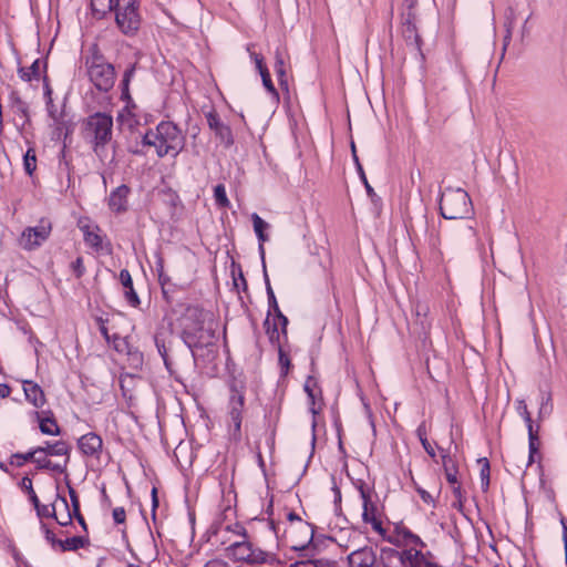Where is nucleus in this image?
Wrapping results in <instances>:
<instances>
[{
    "label": "nucleus",
    "instance_id": "obj_1",
    "mask_svg": "<svg viewBox=\"0 0 567 567\" xmlns=\"http://www.w3.org/2000/svg\"><path fill=\"white\" fill-rule=\"evenodd\" d=\"M181 338L194 355V350L214 346L218 323L210 311L188 306L179 319Z\"/></svg>",
    "mask_w": 567,
    "mask_h": 567
},
{
    "label": "nucleus",
    "instance_id": "obj_2",
    "mask_svg": "<svg viewBox=\"0 0 567 567\" xmlns=\"http://www.w3.org/2000/svg\"><path fill=\"white\" fill-rule=\"evenodd\" d=\"M143 144L154 146L158 157L172 154L176 157L185 146V136L179 127L169 121H162L143 136Z\"/></svg>",
    "mask_w": 567,
    "mask_h": 567
},
{
    "label": "nucleus",
    "instance_id": "obj_3",
    "mask_svg": "<svg viewBox=\"0 0 567 567\" xmlns=\"http://www.w3.org/2000/svg\"><path fill=\"white\" fill-rule=\"evenodd\" d=\"M82 132L94 153L101 156L106 144L112 140L113 117L107 113L96 112L83 121Z\"/></svg>",
    "mask_w": 567,
    "mask_h": 567
},
{
    "label": "nucleus",
    "instance_id": "obj_4",
    "mask_svg": "<svg viewBox=\"0 0 567 567\" xmlns=\"http://www.w3.org/2000/svg\"><path fill=\"white\" fill-rule=\"evenodd\" d=\"M90 51V55L85 58V68L89 80L96 90L107 93L115 84V68L112 63L106 61L104 54L100 51L96 44H94Z\"/></svg>",
    "mask_w": 567,
    "mask_h": 567
},
{
    "label": "nucleus",
    "instance_id": "obj_5",
    "mask_svg": "<svg viewBox=\"0 0 567 567\" xmlns=\"http://www.w3.org/2000/svg\"><path fill=\"white\" fill-rule=\"evenodd\" d=\"M440 213L445 219H465L473 214L470 195L462 188H445L440 198Z\"/></svg>",
    "mask_w": 567,
    "mask_h": 567
},
{
    "label": "nucleus",
    "instance_id": "obj_6",
    "mask_svg": "<svg viewBox=\"0 0 567 567\" xmlns=\"http://www.w3.org/2000/svg\"><path fill=\"white\" fill-rule=\"evenodd\" d=\"M245 408V386L233 382L229 385V399L227 414L229 419L228 435L229 440L238 443L241 440V422Z\"/></svg>",
    "mask_w": 567,
    "mask_h": 567
},
{
    "label": "nucleus",
    "instance_id": "obj_7",
    "mask_svg": "<svg viewBox=\"0 0 567 567\" xmlns=\"http://www.w3.org/2000/svg\"><path fill=\"white\" fill-rule=\"evenodd\" d=\"M227 550L229 556L237 561H244L249 565H268L274 566L278 561L274 554L254 547V545L244 538L233 542Z\"/></svg>",
    "mask_w": 567,
    "mask_h": 567
},
{
    "label": "nucleus",
    "instance_id": "obj_8",
    "mask_svg": "<svg viewBox=\"0 0 567 567\" xmlns=\"http://www.w3.org/2000/svg\"><path fill=\"white\" fill-rule=\"evenodd\" d=\"M360 497L362 499V520L364 524H370L372 529L381 536L385 535V529L382 525V511L378 506V496L374 491L364 482H359L357 485Z\"/></svg>",
    "mask_w": 567,
    "mask_h": 567
},
{
    "label": "nucleus",
    "instance_id": "obj_9",
    "mask_svg": "<svg viewBox=\"0 0 567 567\" xmlns=\"http://www.w3.org/2000/svg\"><path fill=\"white\" fill-rule=\"evenodd\" d=\"M115 21L125 35H134L141 25L135 0H115Z\"/></svg>",
    "mask_w": 567,
    "mask_h": 567
},
{
    "label": "nucleus",
    "instance_id": "obj_10",
    "mask_svg": "<svg viewBox=\"0 0 567 567\" xmlns=\"http://www.w3.org/2000/svg\"><path fill=\"white\" fill-rule=\"evenodd\" d=\"M52 224L48 218H41L35 226L27 227L20 238L19 245L24 250H34L39 248L50 236Z\"/></svg>",
    "mask_w": 567,
    "mask_h": 567
},
{
    "label": "nucleus",
    "instance_id": "obj_11",
    "mask_svg": "<svg viewBox=\"0 0 567 567\" xmlns=\"http://www.w3.org/2000/svg\"><path fill=\"white\" fill-rule=\"evenodd\" d=\"M315 526L307 522L291 524L286 529V537L292 550L305 551L313 543Z\"/></svg>",
    "mask_w": 567,
    "mask_h": 567
},
{
    "label": "nucleus",
    "instance_id": "obj_12",
    "mask_svg": "<svg viewBox=\"0 0 567 567\" xmlns=\"http://www.w3.org/2000/svg\"><path fill=\"white\" fill-rule=\"evenodd\" d=\"M154 343L158 354L163 359L166 370L172 375L174 373L175 353L173 349L174 340L171 332L158 331L154 336Z\"/></svg>",
    "mask_w": 567,
    "mask_h": 567
},
{
    "label": "nucleus",
    "instance_id": "obj_13",
    "mask_svg": "<svg viewBox=\"0 0 567 567\" xmlns=\"http://www.w3.org/2000/svg\"><path fill=\"white\" fill-rule=\"evenodd\" d=\"M208 127L215 133V136L225 147L234 144V136L229 125L224 123L215 110L205 113Z\"/></svg>",
    "mask_w": 567,
    "mask_h": 567
},
{
    "label": "nucleus",
    "instance_id": "obj_14",
    "mask_svg": "<svg viewBox=\"0 0 567 567\" xmlns=\"http://www.w3.org/2000/svg\"><path fill=\"white\" fill-rule=\"evenodd\" d=\"M78 447L83 455L99 460L102 453L103 441L100 435L90 432L78 440Z\"/></svg>",
    "mask_w": 567,
    "mask_h": 567
},
{
    "label": "nucleus",
    "instance_id": "obj_15",
    "mask_svg": "<svg viewBox=\"0 0 567 567\" xmlns=\"http://www.w3.org/2000/svg\"><path fill=\"white\" fill-rule=\"evenodd\" d=\"M130 187L125 184L120 185L113 189L109 197V207L114 213H124L127 210V197L130 195Z\"/></svg>",
    "mask_w": 567,
    "mask_h": 567
},
{
    "label": "nucleus",
    "instance_id": "obj_16",
    "mask_svg": "<svg viewBox=\"0 0 567 567\" xmlns=\"http://www.w3.org/2000/svg\"><path fill=\"white\" fill-rule=\"evenodd\" d=\"M351 567H372L377 561V555L372 547H362L352 551L348 557Z\"/></svg>",
    "mask_w": 567,
    "mask_h": 567
},
{
    "label": "nucleus",
    "instance_id": "obj_17",
    "mask_svg": "<svg viewBox=\"0 0 567 567\" xmlns=\"http://www.w3.org/2000/svg\"><path fill=\"white\" fill-rule=\"evenodd\" d=\"M71 445L65 441L45 442L42 446H37L38 454H45V456H64L70 462Z\"/></svg>",
    "mask_w": 567,
    "mask_h": 567
},
{
    "label": "nucleus",
    "instance_id": "obj_18",
    "mask_svg": "<svg viewBox=\"0 0 567 567\" xmlns=\"http://www.w3.org/2000/svg\"><path fill=\"white\" fill-rule=\"evenodd\" d=\"M34 415L39 422V429L42 434L60 435L61 429L51 411H48V412H37L35 411Z\"/></svg>",
    "mask_w": 567,
    "mask_h": 567
},
{
    "label": "nucleus",
    "instance_id": "obj_19",
    "mask_svg": "<svg viewBox=\"0 0 567 567\" xmlns=\"http://www.w3.org/2000/svg\"><path fill=\"white\" fill-rule=\"evenodd\" d=\"M23 391L25 399L34 406V408H42L47 400L43 390L41 386L30 380L23 381Z\"/></svg>",
    "mask_w": 567,
    "mask_h": 567
},
{
    "label": "nucleus",
    "instance_id": "obj_20",
    "mask_svg": "<svg viewBox=\"0 0 567 567\" xmlns=\"http://www.w3.org/2000/svg\"><path fill=\"white\" fill-rule=\"evenodd\" d=\"M380 558L383 567H406L408 564L405 550L399 551L393 548H383Z\"/></svg>",
    "mask_w": 567,
    "mask_h": 567
},
{
    "label": "nucleus",
    "instance_id": "obj_21",
    "mask_svg": "<svg viewBox=\"0 0 567 567\" xmlns=\"http://www.w3.org/2000/svg\"><path fill=\"white\" fill-rule=\"evenodd\" d=\"M79 227L83 233L84 243L96 251L101 250L102 237L97 233L100 230L99 226H91L80 221Z\"/></svg>",
    "mask_w": 567,
    "mask_h": 567
},
{
    "label": "nucleus",
    "instance_id": "obj_22",
    "mask_svg": "<svg viewBox=\"0 0 567 567\" xmlns=\"http://www.w3.org/2000/svg\"><path fill=\"white\" fill-rule=\"evenodd\" d=\"M33 463H35L38 470H47L59 474L65 473L68 468V458H64L63 463L52 462L45 454L35 455Z\"/></svg>",
    "mask_w": 567,
    "mask_h": 567
},
{
    "label": "nucleus",
    "instance_id": "obj_23",
    "mask_svg": "<svg viewBox=\"0 0 567 567\" xmlns=\"http://www.w3.org/2000/svg\"><path fill=\"white\" fill-rule=\"evenodd\" d=\"M441 451V458L442 464L445 473L446 481L451 485L457 484V465L451 457L450 453L441 447H439Z\"/></svg>",
    "mask_w": 567,
    "mask_h": 567
},
{
    "label": "nucleus",
    "instance_id": "obj_24",
    "mask_svg": "<svg viewBox=\"0 0 567 567\" xmlns=\"http://www.w3.org/2000/svg\"><path fill=\"white\" fill-rule=\"evenodd\" d=\"M404 550L406 563L411 567H433V565L426 560L421 549L413 547Z\"/></svg>",
    "mask_w": 567,
    "mask_h": 567
},
{
    "label": "nucleus",
    "instance_id": "obj_25",
    "mask_svg": "<svg viewBox=\"0 0 567 567\" xmlns=\"http://www.w3.org/2000/svg\"><path fill=\"white\" fill-rule=\"evenodd\" d=\"M539 435H538V427L534 429L529 426L528 432V461L527 466L532 465L535 462V456L539 452Z\"/></svg>",
    "mask_w": 567,
    "mask_h": 567
},
{
    "label": "nucleus",
    "instance_id": "obj_26",
    "mask_svg": "<svg viewBox=\"0 0 567 567\" xmlns=\"http://www.w3.org/2000/svg\"><path fill=\"white\" fill-rule=\"evenodd\" d=\"M402 33L406 41V44L411 47L413 50L420 52L421 37L417 33L416 24L403 25Z\"/></svg>",
    "mask_w": 567,
    "mask_h": 567
},
{
    "label": "nucleus",
    "instance_id": "obj_27",
    "mask_svg": "<svg viewBox=\"0 0 567 567\" xmlns=\"http://www.w3.org/2000/svg\"><path fill=\"white\" fill-rule=\"evenodd\" d=\"M91 9L96 18L102 19L110 11H114L115 0H91Z\"/></svg>",
    "mask_w": 567,
    "mask_h": 567
},
{
    "label": "nucleus",
    "instance_id": "obj_28",
    "mask_svg": "<svg viewBox=\"0 0 567 567\" xmlns=\"http://www.w3.org/2000/svg\"><path fill=\"white\" fill-rule=\"evenodd\" d=\"M135 71H136V63H133L130 66H127L123 73V79L121 81V99L123 101L131 100L130 83H131L132 78L135 74Z\"/></svg>",
    "mask_w": 567,
    "mask_h": 567
},
{
    "label": "nucleus",
    "instance_id": "obj_29",
    "mask_svg": "<svg viewBox=\"0 0 567 567\" xmlns=\"http://www.w3.org/2000/svg\"><path fill=\"white\" fill-rule=\"evenodd\" d=\"M86 544H89V539L86 537L73 536L66 538L65 540L59 542V547L63 551H73L78 550L79 548L85 547Z\"/></svg>",
    "mask_w": 567,
    "mask_h": 567
},
{
    "label": "nucleus",
    "instance_id": "obj_30",
    "mask_svg": "<svg viewBox=\"0 0 567 567\" xmlns=\"http://www.w3.org/2000/svg\"><path fill=\"white\" fill-rule=\"evenodd\" d=\"M416 0H404L402 12V25L416 24Z\"/></svg>",
    "mask_w": 567,
    "mask_h": 567
},
{
    "label": "nucleus",
    "instance_id": "obj_31",
    "mask_svg": "<svg viewBox=\"0 0 567 567\" xmlns=\"http://www.w3.org/2000/svg\"><path fill=\"white\" fill-rule=\"evenodd\" d=\"M40 68H41V60L37 59L33 61L30 68H19L18 73L19 76L25 81L30 82L32 80H39L40 78Z\"/></svg>",
    "mask_w": 567,
    "mask_h": 567
},
{
    "label": "nucleus",
    "instance_id": "obj_32",
    "mask_svg": "<svg viewBox=\"0 0 567 567\" xmlns=\"http://www.w3.org/2000/svg\"><path fill=\"white\" fill-rule=\"evenodd\" d=\"M317 388H318L317 380L313 377H308L306 382H305L303 389H305V392L307 393V395L309 398L310 412L313 415L318 413V410L316 409V396H317L316 389Z\"/></svg>",
    "mask_w": 567,
    "mask_h": 567
},
{
    "label": "nucleus",
    "instance_id": "obj_33",
    "mask_svg": "<svg viewBox=\"0 0 567 567\" xmlns=\"http://www.w3.org/2000/svg\"><path fill=\"white\" fill-rule=\"evenodd\" d=\"M480 464V476H481V487L483 492H487L489 487V475H491V465L486 457H482L477 460Z\"/></svg>",
    "mask_w": 567,
    "mask_h": 567
},
{
    "label": "nucleus",
    "instance_id": "obj_34",
    "mask_svg": "<svg viewBox=\"0 0 567 567\" xmlns=\"http://www.w3.org/2000/svg\"><path fill=\"white\" fill-rule=\"evenodd\" d=\"M56 502H60L61 505L64 507V515H58V513H55V520L59 525L61 526H68L69 524L72 523V518L74 516L73 512L71 513L70 508H69V505H68V501L64 496H61L59 493H56Z\"/></svg>",
    "mask_w": 567,
    "mask_h": 567
},
{
    "label": "nucleus",
    "instance_id": "obj_35",
    "mask_svg": "<svg viewBox=\"0 0 567 567\" xmlns=\"http://www.w3.org/2000/svg\"><path fill=\"white\" fill-rule=\"evenodd\" d=\"M476 238V231L472 225L460 227L454 233L455 241L473 243Z\"/></svg>",
    "mask_w": 567,
    "mask_h": 567
},
{
    "label": "nucleus",
    "instance_id": "obj_36",
    "mask_svg": "<svg viewBox=\"0 0 567 567\" xmlns=\"http://www.w3.org/2000/svg\"><path fill=\"white\" fill-rule=\"evenodd\" d=\"M254 230L258 237L259 243H265L268 240V235L265 230L269 227L268 223H266L258 214H252L251 216Z\"/></svg>",
    "mask_w": 567,
    "mask_h": 567
},
{
    "label": "nucleus",
    "instance_id": "obj_37",
    "mask_svg": "<svg viewBox=\"0 0 567 567\" xmlns=\"http://www.w3.org/2000/svg\"><path fill=\"white\" fill-rule=\"evenodd\" d=\"M264 326L266 328V333L268 336V339L270 341L271 344H276V346H280V332H279V329H278V323L276 321H274L272 323L270 322V319H269V315H267V318L264 322Z\"/></svg>",
    "mask_w": 567,
    "mask_h": 567
},
{
    "label": "nucleus",
    "instance_id": "obj_38",
    "mask_svg": "<svg viewBox=\"0 0 567 567\" xmlns=\"http://www.w3.org/2000/svg\"><path fill=\"white\" fill-rule=\"evenodd\" d=\"M10 100H11V104H12V110L16 114H19L23 117H28L29 116V106L27 104V102H24L17 93H11L10 95Z\"/></svg>",
    "mask_w": 567,
    "mask_h": 567
},
{
    "label": "nucleus",
    "instance_id": "obj_39",
    "mask_svg": "<svg viewBox=\"0 0 567 567\" xmlns=\"http://www.w3.org/2000/svg\"><path fill=\"white\" fill-rule=\"evenodd\" d=\"M35 455H39L38 452H35V447L27 453H14L11 455L10 463L12 465H16L17 467H21L27 462H33V458H35Z\"/></svg>",
    "mask_w": 567,
    "mask_h": 567
},
{
    "label": "nucleus",
    "instance_id": "obj_40",
    "mask_svg": "<svg viewBox=\"0 0 567 567\" xmlns=\"http://www.w3.org/2000/svg\"><path fill=\"white\" fill-rule=\"evenodd\" d=\"M23 167L29 176L37 169V155L34 148L30 147L23 155Z\"/></svg>",
    "mask_w": 567,
    "mask_h": 567
},
{
    "label": "nucleus",
    "instance_id": "obj_41",
    "mask_svg": "<svg viewBox=\"0 0 567 567\" xmlns=\"http://www.w3.org/2000/svg\"><path fill=\"white\" fill-rule=\"evenodd\" d=\"M354 164H355L357 172H358V174H359V176H360V179L362 181V183H363V185H364V187H365V190H367L368 196H369L372 200H374V198H375V197H378V196H377V194H375L374 189L371 187V185H370V184H369V182H368V178H367V176H365V173H364L363 166L361 165V163H360V159H359L358 155H354Z\"/></svg>",
    "mask_w": 567,
    "mask_h": 567
},
{
    "label": "nucleus",
    "instance_id": "obj_42",
    "mask_svg": "<svg viewBox=\"0 0 567 567\" xmlns=\"http://www.w3.org/2000/svg\"><path fill=\"white\" fill-rule=\"evenodd\" d=\"M214 198L217 206L221 208H228L230 205V202L226 194V188L223 184H217L214 187Z\"/></svg>",
    "mask_w": 567,
    "mask_h": 567
},
{
    "label": "nucleus",
    "instance_id": "obj_43",
    "mask_svg": "<svg viewBox=\"0 0 567 567\" xmlns=\"http://www.w3.org/2000/svg\"><path fill=\"white\" fill-rule=\"evenodd\" d=\"M289 567H332L328 559H306L297 560Z\"/></svg>",
    "mask_w": 567,
    "mask_h": 567
},
{
    "label": "nucleus",
    "instance_id": "obj_44",
    "mask_svg": "<svg viewBox=\"0 0 567 567\" xmlns=\"http://www.w3.org/2000/svg\"><path fill=\"white\" fill-rule=\"evenodd\" d=\"M56 501L51 505V508L50 506L48 505H42L40 503V501H38V504L34 503V508L37 511V514L39 517H55V513H56Z\"/></svg>",
    "mask_w": 567,
    "mask_h": 567
},
{
    "label": "nucleus",
    "instance_id": "obj_45",
    "mask_svg": "<svg viewBox=\"0 0 567 567\" xmlns=\"http://www.w3.org/2000/svg\"><path fill=\"white\" fill-rule=\"evenodd\" d=\"M260 76H261L262 84H264L265 89L267 90V92L270 93L271 96L276 101H278L279 100V93L276 90V87H275V85H274V83L271 81L269 71L268 70H264V72H261Z\"/></svg>",
    "mask_w": 567,
    "mask_h": 567
},
{
    "label": "nucleus",
    "instance_id": "obj_46",
    "mask_svg": "<svg viewBox=\"0 0 567 567\" xmlns=\"http://www.w3.org/2000/svg\"><path fill=\"white\" fill-rule=\"evenodd\" d=\"M553 411L551 396L550 394H542V401L539 406L538 415L540 419L550 415Z\"/></svg>",
    "mask_w": 567,
    "mask_h": 567
},
{
    "label": "nucleus",
    "instance_id": "obj_47",
    "mask_svg": "<svg viewBox=\"0 0 567 567\" xmlns=\"http://www.w3.org/2000/svg\"><path fill=\"white\" fill-rule=\"evenodd\" d=\"M20 487L27 492L32 504H38L39 498L33 489L32 480L29 476L22 477Z\"/></svg>",
    "mask_w": 567,
    "mask_h": 567
},
{
    "label": "nucleus",
    "instance_id": "obj_48",
    "mask_svg": "<svg viewBox=\"0 0 567 567\" xmlns=\"http://www.w3.org/2000/svg\"><path fill=\"white\" fill-rule=\"evenodd\" d=\"M251 45H247V51L249 52L250 59L255 62L256 69L259 74L264 72V70H268L264 62V56L250 50Z\"/></svg>",
    "mask_w": 567,
    "mask_h": 567
},
{
    "label": "nucleus",
    "instance_id": "obj_49",
    "mask_svg": "<svg viewBox=\"0 0 567 567\" xmlns=\"http://www.w3.org/2000/svg\"><path fill=\"white\" fill-rule=\"evenodd\" d=\"M278 354H279V364L281 367L282 373L287 374L289 371V368L291 365L289 355L282 350L281 346L278 347Z\"/></svg>",
    "mask_w": 567,
    "mask_h": 567
},
{
    "label": "nucleus",
    "instance_id": "obj_50",
    "mask_svg": "<svg viewBox=\"0 0 567 567\" xmlns=\"http://www.w3.org/2000/svg\"><path fill=\"white\" fill-rule=\"evenodd\" d=\"M272 315L275 317L274 321L280 324L282 334L287 336L288 318L281 312L280 308H278V310H274Z\"/></svg>",
    "mask_w": 567,
    "mask_h": 567
},
{
    "label": "nucleus",
    "instance_id": "obj_51",
    "mask_svg": "<svg viewBox=\"0 0 567 567\" xmlns=\"http://www.w3.org/2000/svg\"><path fill=\"white\" fill-rule=\"evenodd\" d=\"M124 296L130 306L134 308L140 306L141 301L134 287H131V289H125Z\"/></svg>",
    "mask_w": 567,
    "mask_h": 567
},
{
    "label": "nucleus",
    "instance_id": "obj_52",
    "mask_svg": "<svg viewBox=\"0 0 567 567\" xmlns=\"http://www.w3.org/2000/svg\"><path fill=\"white\" fill-rule=\"evenodd\" d=\"M71 269L73 270L75 277L80 279L85 272V267L83 265V258L78 257L74 261H72Z\"/></svg>",
    "mask_w": 567,
    "mask_h": 567
},
{
    "label": "nucleus",
    "instance_id": "obj_53",
    "mask_svg": "<svg viewBox=\"0 0 567 567\" xmlns=\"http://www.w3.org/2000/svg\"><path fill=\"white\" fill-rule=\"evenodd\" d=\"M68 488H69V495H70V499H71V504H72V512L78 513V512H80V501H79L78 493L69 484H68Z\"/></svg>",
    "mask_w": 567,
    "mask_h": 567
},
{
    "label": "nucleus",
    "instance_id": "obj_54",
    "mask_svg": "<svg viewBox=\"0 0 567 567\" xmlns=\"http://www.w3.org/2000/svg\"><path fill=\"white\" fill-rule=\"evenodd\" d=\"M120 281L125 289H131V287H133L132 276L127 269H122L120 271Z\"/></svg>",
    "mask_w": 567,
    "mask_h": 567
},
{
    "label": "nucleus",
    "instance_id": "obj_55",
    "mask_svg": "<svg viewBox=\"0 0 567 567\" xmlns=\"http://www.w3.org/2000/svg\"><path fill=\"white\" fill-rule=\"evenodd\" d=\"M112 516L116 524H124L126 519V513L124 507H115L113 509Z\"/></svg>",
    "mask_w": 567,
    "mask_h": 567
},
{
    "label": "nucleus",
    "instance_id": "obj_56",
    "mask_svg": "<svg viewBox=\"0 0 567 567\" xmlns=\"http://www.w3.org/2000/svg\"><path fill=\"white\" fill-rule=\"evenodd\" d=\"M276 75L278 78L279 85L282 90L288 91V78L286 69L276 70Z\"/></svg>",
    "mask_w": 567,
    "mask_h": 567
},
{
    "label": "nucleus",
    "instance_id": "obj_57",
    "mask_svg": "<svg viewBox=\"0 0 567 567\" xmlns=\"http://www.w3.org/2000/svg\"><path fill=\"white\" fill-rule=\"evenodd\" d=\"M405 546H408L409 548H419L421 549L422 547H424V543L422 542V539L413 534V535H410V538L408 539V542H405L404 544Z\"/></svg>",
    "mask_w": 567,
    "mask_h": 567
},
{
    "label": "nucleus",
    "instance_id": "obj_58",
    "mask_svg": "<svg viewBox=\"0 0 567 567\" xmlns=\"http://www.w3.org/2000/svg\"><path fill=\"white\" fill-rule=\"evenodd\" d=\"M54 122L56 124V128H55L56 136L60 138L62 136V134H64V138H65L70 133L69 127L65 125V123L63 121H60L59 118H56V121H54Z\"/></svg>",
    "mask_w": 567,
    "mask_h": 567
},
{
    "label": "nucleus",
    "instance_id": "obj_59",
    "mask_svg": "<svg viewBox=\"0 0 567 567\" xmlns=\"http://www.w3.org/2000/svg\"><path fill=\"white\" fill-rule=\"evenodd\" d=\"M227 530L233 532L237 536L244 538H247L246 528L240 525L239 523L234 524L233 526H227Z\"/></svg>",
    "mask_w": 567,
    "mask_h": 567
},
{
    "label": "nucleus",
    "instance_id": "obj_60",
    "mask_svg": "<svg viewBox=\"0 0 567 567\" xmlns=\"http://www.w3.org/2000/svg\"><path fill=\"white\" fill-rule=\"evenodd\" d=\"M42 528L44 530V534H45V538L54 547V546H59V542H61V539H58L55 537V535L53 534L52 530H50L45 524H42Z\"/></svg>",
    "mask_w": 567,
    "mask_h": 567
},
{
    "label": "nucleus",
    "instance_id": "obj_61",
    "mask_svg": "<svg viewBox=\"0 0 567 567\" xmlns=\"http://www.w3.org/2000/svg\"><path fill=\"white\" fill-rule=\"evenodd\" d=\"M274 69H275V71L280 70V69H286L284 53L280 50H276Z\"/></svg>",
    "mask_w": 567,
    "mask_h": 567
},
{
    "label": "nucleus",
    "instance_id": "obj_62",
    "mask_svg": "<svg viewBox=\"0 0 567 567\" xmlns=\"http://www.w3.org/2000/svg\"><path fill=\"white\" fill-rule=\"evenodd\" d=\"M416 492L417 494L420 495V497L422 498V501L429 505H434V498L432 497V495L425 491L424 488L422 487H417L416 488Z\"/></svg>",
    "mask_w": 567,
    "mask_h": 567
},
{
    "label": "nucleus",
    "instance_id": "obj_63",
    "mask_svg": "<svg viewBox=\"0 0 567 567\" xmlns=\"http://www.w3.org/2000/svg\"><path fill=\"white\" fill-rule=\"evenodd\" d=\"M396 533H398V537H401V540L404 544L410 538V535H413V533L406 527H398Z\"/></svg>",
    "mask_w": 567,
    "mask_h": 567
},
{
    "label": "nucleus",
    "instance_id": "obj_64",
    "mask_svg": "<svg viewBox=\"0 0 567 567\" xmlns=\"http://www.w3.org/2000/svg\"><path fill=\"white\" fill-rule=\"evenodd\" d=\"M204 567H228V564L221 559H213L207 561Z\"/></svg>",
    "mask_w": 567,
    "mask_h": 567
}]
</instances>
